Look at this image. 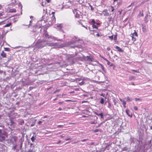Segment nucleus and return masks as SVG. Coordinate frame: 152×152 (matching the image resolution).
Listing matches in <instances>:
<instances>
[{"label": "nucleus", "instance_id": "21", "mask_svg": "<svg viewBox=\"0 0 152 152\" xmlns=\"http://www.w3.org/2000/svg\"><path fill=\"white\" fill-rule=\"evenodd\" d=\"M127 101L128 102H130L132 100V99L130 98L129 96H127L126 98Z\"/></svg>", "mask_w": 152, "mask_h": 152}, {"label": "nucleus", "instance_id": "43", "mask_svg": "<svg viewBox=\"0 0 152 152\" xmlns=\"http://www.w3.org/2000/svg\"><path fill=\"white\" fill-rule=\"evenodd\" d=\"M111 11L112 12H113L114 10V9L113 6L111 7Z\"/></svg>", "mask_w": 152, "mask_h": 152}, {"label": "nucleus", "instance_id": "23", "mask_svg": "<svg viewBox=\"0 0 152 152\" xmlns=\"http://www.w3.org/2000/svg\"><path fill=\"white\" fill-rule=\"evenodd\" d=\"M14 124V122L13 121H12V120H11L10 124V125L11 126L14 127V126L13 125Z\"/></svg>", "mask_w": 152, "mask_h": 152}, {"label": "nucleus", "instance_id": "11", "mask_svg": "<svg viewBox=\"0 0 152 152\" xmlns=\"http://www.w3.org/2000/svg\"><path fill=\"white\" fill-rule=\"evenodd\" d=\"M18 122L19 125H23L24 123V121L22 119H19L18 120Z\"/></svg>", "mask_w": 152, "mask_h": 152}, {"label": "nucleus", "instance_id": "47", "mask_svg": "<svg viewBox=\"0 0 152 152\" xmlns=\"http://www.w3.org/2000/svg\"><path fill=\"white\" fill-rule=\"evenodd\" d=\"M30 147H33V146H34V144H33V143H30Z\"/></svg>", "mask_w": 152, "mask_h": 152}, {"label": "nucleus", "instance_id": "37", "mask_svg": "<svg viewBox=\"0 0 152 152\" xmlns=\"http://www.w3.org/2000/svg\"><path fill=\"white\" fill-rule=\"evenodd\" d=\"M13 138L14 139V140L15 141H16V140H17V138L16 137H13Z\"/></svg>", "mask_w": 152, "mask_h": 152}, {"label": "nucleus", "instance_id": "55", "mask_svg": "<svg viewBox=\"0 0 152 152\" xmlns=\"http://www.w3.org/2000/svg\"><path fill=\"white\" fill-rule=\"evenodd\" d=\"M113 102H114V104L115 105L116 104V102L115 101V100H113Z\"/></svg>", "mask_w": 152, "mask_h": 152}, {"label": "nucleus", "instance_id": "58", "mask_svg": "<svg viewBox=\"0 0 152 152\" xmlns=\"http://www.w3.org/2000/svg\"><path fill=\"white\" fill-rule=\"evenodd\" d=\"M62 110V108H61V107H59L58 109V110H59V111H60V110Z\"/></svg>", "mask_w": 152, "mask_h": 152}, {"label": "nucleus", "instance_id": "25", "mask_svg": "<svg viewBox=\"0 0 152 152\" xmlns=\"http://www.w3.org/2000/svg\"><path fill=\"white\" fill-rule=\"evenodd\" d=\"M133 36H137V33L135 31H134V32L133 34H132Z\"/></svg>", "mask_w": 152, "mask_h": 152}, {"label": "nucleus", "instance_id": "16", "mask_svg": "<svg viewBox=\"0 0 152 152\" xmlns=\"http://www.w3.org/2000/svg\"><path fill=\"white\" fill-rule=\"evenodd\" d=\"M99 65H100L99 67H101L102 68V70L104 72H105V69L103 65H102V64H99Z\"/></svg>", "mask_w": 152, "mask_h": 152}, {"label": "nucleus", "instance_id": "38", "mask_svg": "<svg viewBox=\"0 0 152 152\" xmlns=\"http://www.w3.org/2000/svg\"><path fill=\"white\" fill-rule=\"evenodd\" d=\"M9 128L11 130H13V129H14V127H12L11 126H9Z\"/></svg>", "mask_w": 152, "mask_h": 152}, {"label": "nucleus", "instance_id": "6", "mask_svg": "<svg viewBox=\"0 0 152 152\" xmlns=\"http://www.w3.org/2000/svg\"><path fill=\"white\" fill-rule=\"evenodd\" d=\"M86 58H87V60L88 61H90L91 62L94 61V59L92 57L87 56Z\"/></svg>", "mask_w": 152, "mask_h": 152}, {"label": "nucleus", "instance_id": "20", "mask_svg": "<svg viewBox=\"0 0 152 152\" xmlns=\"http://www.w3.org/2000/svg\"><path fill=\"white\" fill-rule=\"evenodd\" d=\"M52 22H55L56 21V18L54 15H53L52 17Z\"/></svg>", "mask_w": 152, "mask_h": 152}, {"label": "nucleus", "instance_id": "30", "mask_svg": "<svg viewBox=\"0 0 152 152\" xmlns=\"http://www.w3.org/2000/svg\"><path fill=\"white\" fill-rule=\"evenodd\" d=\"M4 49L5 51H10V48H4Z\"/></svg>", "mask_w": 152, "mask_h": 152}, {"label": "nucleus", "instance_id": "7", "mask_svg": "<svg viewBox=\"0 0 152 152\" xmlns=\"http://www.w3.org/2000/svg\"><path fill=\"white\" fill-rule=\"evenodd\" d=\"M103 13L104 15L105 16H108L109 15V13L107 12V10L105 9L103 11Z\"/></svg>", "mask_w": 152, "mask_h": 152}, {"label": "nucleus", "instance_id": "46", "mask_svg": "<svg viewBox=\"0 0 152 152\" xmlns=\"http://www.w3.org/2000/svg\"><path fill=\"white\" fill-rule=\"evenodd\" d=\"M35 122H33L31 125V127H32L33 126H34L35 125Z\"/></svg>", "mask_w": 152, "mask_h": 152}, {"label": "nucleus", "instance_id": "59", "mask_svg": "<svg viewBox=\"0 0 152 152\" xmlns=\"http://www.w3.org/2000/svg\"><path fill=\"white\" fill-rule=\"evenodd\" d=\"M63 103V102H59L58 103V104H61Z\"/></svg>", "mask_w": 152, "mask_h": 152}, {"label": "nucleus", "instance_id": "34", "mask_svg": "<svg viewBox=\"0 0 152 152\" xmlns=\"http://www.w3.org/2000/svg\"><path fill=\"white\" fill-rule=\"evenodd\" d=\"M84 81H83L79 83V84L80 86H82L84 84Z\"/></svg>", "mask_w": 152, "mask_h": 152}, {"label": "nucleus", "instance_id": "36", "mask_svg": "<svg viewBox=\"0 0 152 152\" xmlns=\"http://www.w3.org/2000/svg\"><path fill=\"white\" fill-rule=\"evenodd\" d=\"M105 94H104V93H102L100 95L101 96H102L104 97H105V99H106V97H105Z\"/></svg>", "mask_w": 152, "mask_h": 152}, {"label": "nucleus", "instance_id": "57", "mask_svg": "<svg viewBox=\"0 0 152 152\" xmlns=\"http://www.w3.org/2000/svg\"><path fill=\"white\" fill-rule=\"evenodd\" d=\"M4 22V21H2L0 22V25L3 24Z\"/></svg>", "mask_w": 152, "mask_h": 152}, {"label": "nucleus", "instance_id": "63", "mask_svg": "<svg viewBox=\"0 0 152 152\" xmlns=\"http://www.w3.org/2000/svg\"><path fill=\"white\" fill-rule=\"evenodd\" d=\"M33 89V87H29V89L30 90H31L32 89Z\"/></svg>", "mask_w": 152, "mask_h": 152}, {"label": "nucleus", "instance_id": "13", "mask_svg": "<svg viewBox=\"0 0 152 152\" xmlns=\"http://www.w3.org/2000/svg\"><path fill=\"white\" fill-rule=\"evenodd\" d=\"M115 48L117 49L118 51L120 52H123V50L118 46H116L115 47Z\"/></svg>", "mask_w": 152, "mask_h": 152}, {"label": "nucleus", "instance_id": "8", "mask_svg": "<svg viewBox=\"0 0 152 152\" xmlns=\"http://www.w3.org/2000/svg\"><path fill=\"white\" fill-rule=\"evenodd\" d=\"M126 112L127 114L129 117H131L132 116V114L130 113L129 109H127L126 110Z\"/></svg>", "mask_w": 152, "mask_h": 152}, {"label": "nucleus", "instance_id": "27", "mask_svg": "<svg viewBox=\"0 0 152 152\" xmlns=\"http://www.w3.org/2000/svg\"><path fill=\"white\" fill-rule=\"evenodd\" d=\"M36 138H35L34 137V136H33L31 138V141L33 142H34V140H35Z\"/></svg>", "mask_w": 152, "mask_h": 152}, {"label": "nucleus", "instance_id": "10", "mask_svg": "<svg viewBox=\"0 0 152 152\" xmlns=\"http://www.w3.org/2000/svg\"><path fill=\"white\" fill-rule=\"evenodd\" d=\"M1 56H2V58H6L7 57V55L4 51H2L1 53Z\"/></svg>", "mask_w": 152, "mask_h": 152}, {"label": "nucleus", "instance_id": "40", "mask_svg": "<svg viewBox=\"0 0 152 152\" xmlns=\"http://www.w3.org/2000/svg\"><path fill=\"white\" fill-rule=\"evenodd\" d=\"M17 146V145H15L14 146H13L12 148V149L14 150H15L16 148V147Z\"/></svg>", "mask_w": 152, "mask_h": 152}, {"label": "nucleus", "instance_id": "29", "mask_svg": "<svg viewBox=\"0 0 152 152\" xmlns=\"http://www.w3.org/2000/svg\"><path fill=\"white\" fill-rule=\"evenodd\" d=\"M107 107L110 109L112 107L111 103L109 102H108V105L107 106Z\"/></svg>", "mask_w": 152, "mask_h": 152}, {"label": "nucleus", "instance_id": "39", "mask_svg": "<svg viewBox=\"0 0 152 152\" xmlns=\"http://www.w3.org/2000/svg\"><path fill=\"white\" fill-rule=\"evenodd\" d=\"M90 123L91 124H95L96 123V122L95 121H92Z\"/></svg>", "mask_w": 152, "mask_h": 152}, {"label": "nucleus", "instance_id": "48", "mask_svg": "<svg viewBox=\"0 0 152 152\" xmlns=\"http://www.w3.org/2000/svg\"><path fill=\"white\" fill-rule=\"evenodd\" d=\"M102 123H101V124H99L98 126H96V127L98 128L99 127H100V126H101V125H102Z\"/></svg>", "mask_w": 152, "mask_h": 152}, {"label": "nucleus", "instance_id": "2", "mask_svg": "<svg viewBox=\"0 0 152 152\" xmlns=\"http://www.w3.org/2000/svg\"><path fill=\"white\" fill-rule=\"evenodd\" d=\"M7 137V133L4 130H2V129H0V141L2 142L4 141Z\"/></svg>", "mask_w": 152, "mask_h": 152}, {"label": "nucleus", "instance_id": "31", "mask_svg": "<svg viewBox=\"0 0 152 152\" xmlns=\"http://www.w3.org/2000/svg\"><path fill=\"white\" fill-rule=\"evenodd\" d=\"M132 40L133 42H134L136 40V38L134 37V36H132Z\"/></svg>", "mask_w": 152, "mask_h": 152}, {"label": "nucleus", "instance_id": "50", "mask_svg": "<svg viewBox=\"0 0 152 152\" xmlns=\"http://www.w3.org/2000/svg\"><path fill=\"white\" fill-rule=\"evenodd\" d=\"M135 99V100L136 101H138V100H139V101H140L141 100V99L140 98H136Z\"/></svg>", "mask_w": 152, "mask_h": 152}, {"label": "nucleus", "instance_id": "14", "mask_svg": "<svg viewBox=\"0 0 152 152\" xmlns=\"http://www.w3.org/2000/svg\"><path fill=\"white\" fill-rule=\"evenodd\" d=\"M104 99L103 98H100V100L99 101V102L102 104H103L104 103Z\"/></svg>", "mask_w": 152, "mask_h": 152}, {"label": "nucleus", "instance_id": "3", "mask_svg": "<svg viewBox=\"0 0 152 152\" xmlns=\"http://www.w3.org/2000/svg\"><path fill=\"white\" fill-rule=\"evenodd\" d=\"M73 12L75 14V16L76 18H80L82 16L81 15L79 14V13H80V12L76 9H74L73 10Z\"/></svg>", "mask_w": 152, "mask_h": 152}, {"label": "nucleus", "instance_id": "64", "mask_svg": "<svg viewBox=\"0 0 152 152\" xmlns=\"http://www.w3.org/2000/svg\"><path fill=\"white\" fill-rule=\"evenodd\" d=\"M62 126H63L62 125H58V127H62Z\"/></svg>", "mask_w": 152, "mask_h": 152}, {"label": "nucleus", "instance_id": "28", "mask_svg": "<svg viewBox=\"0 0 152 152\" xmlns=\"http://www.w3.org/2000/svg\"><path fill=\"white\" fill-rule=\"evenodd\" d=\"M88 4L89 5V7L91 8V11H93L94 10V8L91 5L90 3H88Z\"/></svg>", "mask_w": 152, "mask_h": 152}, {"label": "nucleus", "instance_id": "44", "mask_svg": "<svg viewBox=\"0 0 152 152\" xmlns=\"http://www.w3.org/2000/svg\"><path fill=\"white\" fill-rule=\"evenodd\" d=\"M109 37L111 40H113V35H112L111 36H109Z\"/></svg>", "mask_w": 152, "mask_h": 152}, {"label": "nucleus", "instance_id": "53", "mask_svg": "<svg viewBox=\"0 0 152 152\" xmlns=\"http://www.w3.org/2000/svg\"><path fill=\"white\" fill-rule=\"evenodd\" d=\"M42 121H39L38 122V124H41V123H42Z\"/></svg>", "mask_w": 152, "mask_h": 152}, {"label": "nucleus", "instance_id": "49", "mask_svg": "<svg viewBox=\"0 0 152 152\" xmlns=\"http://www.w3.org/2000/svg\"><path fill=\"white\" fill-rule=\"evenodd\" d=\"M134 109L135 110H138V108H137V107L136 106H134Z\"/></svg>", "mask_w": 152, "mask_h": 152}, {"label": "nucleus", "instance_id": "4", "mask_svg": "<svg viewBox=\"0 0 152 152\" xmlns=\"http://www.w3.org/2000/svg\"><path fill=\"white\" fill-rule=\"evenodd\" d=\"M77 40H72L71 41L66 43V46H70L72 44H75V43Z\"/></svg>", "mask_w": 152, "mask_h": 152}, {"label": "nucleus", "instance_id": "24", "mask_svg": "<svg viewBox=\"0 0 152 152\" xmlns=\"http://www.w3.org/2000/svg\"><path fill=\"white\" fill-rule=\"evenodd\" d=\"M107 64L108 65L110 66H113V64L110 62L109 61L107 62Z\"/></svg>", "mask_w": 152, "mask_h": 152}, {"label": "nucleus", "instance_id": "17", "mask_svg": "<svg viewBox=\"0 0 152 152\" xmlns=\"http://www.w3.org/2000/svg\"><path fill=\"white\" fill-rule=\"evenodd\" d=\"M148 16V14H147L146 15L145 17V23H147L148 21V20L147 19V18Z\"/></svg>", "mask_w": 152, "mask_h": 152}, {"label": "nucleus", "instance_id": "33", "mask_svg": "<svg viewBox=\"0 0 152 152\" xmlns=\"http://www.w3.org/2000/svg\"><path fill=\"white\" fill-rule=\"evenodd\" d=\"M99 131H100V129H96L95 130H93V131L95 133V132H97Z\"/></svg>", "mask_w": 152, "mask_h": 152}, {"label": "nucleus", "instance_id": "18", "mask_svg": "<svg viewBox=\"0 0 152 152\" xmlns=\"http://www.w3.org/2000/svg\"><path fill=\"white\" fill-rule=\"evenodd\" d=\"M0 127L1 128L0 129H2V130H4V125L1 123L0 122Z\"/></svg>", "mask_w": 152, "mask_h": 152}, {"label": "nucleus", "instance_id": "32", "mask_svg": "<svg viewBox=\"0 0 152 152\" xmlns=\"http://www.w3.org/2000/svg\"><path fill=\"white\" fill-rule=\"evenodd\" d=\"M11 23H8V24H7L6 25H5L4 26V27H9L11 25Z\"/></svg>", "mask_w": 152, "mask_h": 152}, {"label": "nucleus", "instance_id": "61", "mask_svg": "<svg viewBox=\"0 0 152 152\" xmlns=\"http://www.w3.org/2000/svg\"><path fill=\"white\" fill-rule=\"evenodd\" d=\"M120 100L121 101V102H124V101L123 100H122V99H120Z\"/></svg>", "mask_w": 152, "mask_h": 152}, {"label": "nucleus", "instance_id": "45", "mask_svg": "<svg viewBox=\"0 0 152 152\" xmlns=\"http://www.w3.org/2000/svg\"><path fill=\"white\" fill-rule=\"evenodd\" d=\"M11 60V58H8V60L7 62V63H8L10 61V60Z\"/></svg>", "mask_w": 152, "mask_h": 152}, {"label": "nucleus", "instance_id": "1", "mask_svg": "<svg viewBox=\"0 0 152 152\" xmlns=\"http://www.w3.org/2000/svg\"><path fill=\"white\" fill-rule=\"evenodd\" d=\"M48 40L45 41L38 40L36 45V46L39 48H42L46 45L49 46H56L58 45L57 43H49Z\"/></svg>", "mask_w": 152, "mask_h": 152}, {"label": "nucleus", "instance_id": "9", "mask_svg": "<svg viewBox=\"0 0 152 152\" xmlns=\"http://www.w3.org/2000/svg\"><path fill=\"white\" fill-rule=\"evenodd\" d=\"M94 114L98 115V116H100L101 117V118L102 119L104 118V117H103V115L102 113H98L96 112H94Z\"/></svg>", "mask_w": 152, "mask_h": 152}, {"label": "nucleus", "instance_id": "54", "mask_svg": "<svg viewBox=\"0 0 152 152\" xmlns=\"http://www.w3.org/2000/svg\"><path fill=\"white\" fill-rule=\"evenodd\" d=\"M103 59L105 60V61H107V62L109 61L107 58H103Z\"/></svg>", "mask_w": 152, "mask_h": 152}, {"label": "nucleus", "instance_id": "22", "mask_svg": "<svg viewBox=\"0 0 152 152\" xmlns=\"http://www.w3.org/2000/svg\"><path fill=\"white\" fill-rule=\"evenodd\" d=\"M142 31L144 32H145L146 31V28L145 26H143L142 27Z\"/></svg>", "mask_w": 152, "mask_h": 152}, {"label": "nucleus", "instance_id": "19", "mask_svg": "<svg viewBox=\"0 0 152 152\" xmlns=\"http://www.w3.org/2000/svg\"><path fill=\"white\" fill-rule=\"evenodd\" d=\"M16 12V10L15 9H10L9 12L11 13L15 12Z\"/></svg>", "mask_w": 152, "mask_h": 152}, {"label": "nucleus", "instance_id": "26", "mask_svg": "<svg viewBox=\"0 0 152 152\" xmlns=\"http://www.w3.org/2000/svg\"><path fill=\"white\" fill-rule=\"evenodd\" d=\"M57 27L59 30H61L62 28L61 25V24H59L57 26Z\"/></svg>", "mask_w": 152, "mask_h": 152}, {"label": "nucleus", "instance_id": "62", "mask_svg": "<svg viewBox=\"0 0 152 152\" xmlns=\"http://www.w3.org/2000/svg\"><path fill=\"white\" fill-rule=\"evenodd\" d=\"M107 50L109 51L110 50V48L108 47L107 48Z\"/></svg>", "mask_w": 152, "mask_h": 152}, {"label": "nucleus", "instance_id": "35", "mask_svg": "<svg viewBox=\"0 0 152 152\" xmlns=\"http://www.w3.org/2000/svg\"><path fill=\"white\" fill-rule=\"evenodd\" d=\"M123 104L124 107L125 108H126V102L124 101V102H123Z\"/></svg>", "mask_w": 152, "mask_h": 152}, {"label": "nucleus", "instance_id": "5", "mask_svg": "<svg viewBox=\"0 0 152 152\" xmlns=\"http://www.w3.org/2000/svg\"><path fill=\"white\" fill-rule=\"evenodd\" d=\"M45 36L48 39H53L54 40L56 39V38L51 36H49L48 33H45Z\"/></svg>", "mask_w": 152, "mask_h": 152}, {"label": "nucleus", "instance_id": "12", "mask_svg": "<svg viewBox=\"0 0 152 152\" xmlns=\"http://www.w3.org/2000/svg\"><path fill=\"white\" fill-rule=\"evenodd\" d=\"M34 146H33V147H30L28 150V152H36L34 150Z\"/></svg>", "mask_w": 152, "mask_h": 152}, {"label": "nucleus", "instance_id": "42", "mask_svg": "<svg viewBox=\"0 0 152 152\" xmlns=\"http://www.w3.org/2000/svg\"><path fill=\"white\" fill-rule=\"evenodd\" d=\"M92 26L94 28H97V26L96 25H93Z\"/></svg>", "mask_w": 152, "mask_h": 152}, {"label": "nucleus", "instance_id": "52", "mask_svg": "<svg viewBox=\"0 0 152 152\" xmlns=\"http://www.w3.org/2000/svg\"><path fill=\"white\" fill-rule=\"evenodd\" d=\"M132 71L135 72H136L138 73L139 72L138 70H132Z\"/></svg>", "mask_w": 152, "mask_h": 152}, {"label": "nucleus", "instance_id": "60", "mask_svg": "<svg viewBox=\"0 0 152 152\" xmlns=\"http://www.w3.org/2000/svg\"><path fill=\"white\" fill-rule=\"evenodd\" d=\"M128 19V18H126L125 19V20H124V22H126V21Z\"/></svg>", "mask_w": 152, "mask_h": 152}, {"label": "nucleus", "instance_id": "15", "mask_svg": "<svg viewBox=\"0 0 152 152\" xmlns=\"http://www.w3.org/2000/svg\"><path fill=\"white\" fill-rule=\"evenodd\" d=\"M143 16V11L142 10V11H140L139 14L138 15V16L139 17H140L141 16Z\"/></svg>", "mask_w": 152, "mask_h": 152}, {"label": "nucleus", "instance_id": "51", "mask_svg": "<svg viewBox=\"0 0 152 152\" xmlns=\"http://www.w3.org/2000/svg\"><path fill=\"white\" fill-rule=\"evenodd\" d=\"M88 140V139H85L82 140H81V141H82V142H84V141H86Z\"/></svg>", "mask_w": 152, "mask_h": 152}, {"label": "nucleus", "instance_id": "56", "mask_svg": "<svg viewBox=\"0 0 152 152\" xmlns=\"http://www.w3.org/2000/svg\"><path fill=\"white\" fill-rule=\"evenodd\" d=\"M4 12L0 13V16H2L3 15Z\"/></svg>", "mask_w": 152, "mask_h": 152}, {"label": "nucleus", "instance_id": "41", "mask_svg": "<svg viewBox=\"0 0 152 152\" xmlns=\"http://www.w3.org/2000/svg\"><path fill=\"white\" fill-rule=\"evenodd\" d=\"M113 39L114 40H116L117 39V36L115 35L114 37H113Z\"/></svg>", "mask_w": 152, "mask_h": 152}]
</instances>
